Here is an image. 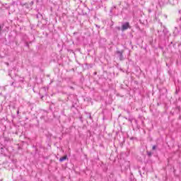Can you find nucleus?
<instances>
[{
	"mask_svg": "<svg viewBox=\"0 0 181 181\" xmlns=\"http://www.w3.org/2000/svg\"><path fill=\"white\" fill-rule=\"evenodd\" d=\"M127 29H131V25L129 22H126L122 25V32H124V30H127Z\"/></svg>",
	"mask_w": 181,
	"mask_h": 181,
	"instance_id": "f257e3e1",
	"label": "nucleus"
},
{
	"mask_svg": "<svg viewBox=\"0 0 181 181\" xmlns=\"http://www.w3.org/2000/svg\"><path fill=\"white\" fill-rule=\"evenodd\" d=\"M66 159H67V156H64L63 157H61L59 158V162H63L64 160H66Z\"/></svg>",
	"mask_w": 181,
	"mask_h": 181,
	"instance_id": "f03ea898",
	"label": "nucleus"
},
{
	"mask_svg": "<svg viewBox=\"0 0 181 181\" xmlns=\"http://www.w3.org/2000/svg\"><path fill=\"white\" fill-rule=\"evenodd\" d=\"M117 54L118 55H119L120 59H122V52L117 51Z\"/></svg>",
	"mask_w": 181,
	"mask_h": 181,
	"instance_id": "7ed1b4c3",
	"label": "nucleus"
},
{
	"mask_svg": "<svg viewBox=\"0 0 181 181\" xmlns=\"http://www.w3.org/2000/svg\"><path fill=\"white\" fill-rule=\"evenodd\" d=\"M147 155L148 156H152V153H151V151H147Z\"/></svg>",
	"mask_w": 181,
	"mask_h": 181,
	"instance_id": "20e7f679",
	"label": "nucleus"
},
{
	"mask_svg": "<svg viewBox=\"0 0 181 181\" xmlns=\"http://www.w3.org/2000/svg\"><path fill=\"white\" fill-rule=\"evenodd\" d=\"M152 149L153 151H155V149H156V146H153Z\"/></svg>",
	"mask_w": 181,
	"mask_h": 181,
	"instance_id": "39448f33",
	"label": "nucleus"
},
{
	"mask_svg": "<svg viewBox=\"0 0 181 181\" xmlns=\"http://www.w3.org/2000/svg\"><path fill=\"white\" fill-rule=\"evenodd\" d=\"M90 119H93V117H91V114L89 115Z\"/></svg>",
	"mask_w": 181,
	"mask_h": 181,
	"instance_id": "423d86ee",
	"label": "nucleus"
},
{
	"mask_svg": "<svg viewBox=\"0 0 181 181\" xmlns=\"http://www.w3.org/2000/svg\"><path fill=\"white\" fill-rule=\"evenodd\" d=\"M148 12H149V13H151V12H152V11L151 9H148Z\"/></svg>",
	"mask_w": 181,
	"mask_h": 181,
	"instance_id": "0eeeda50",
	"label": "nucleus"
}]
</instances>
